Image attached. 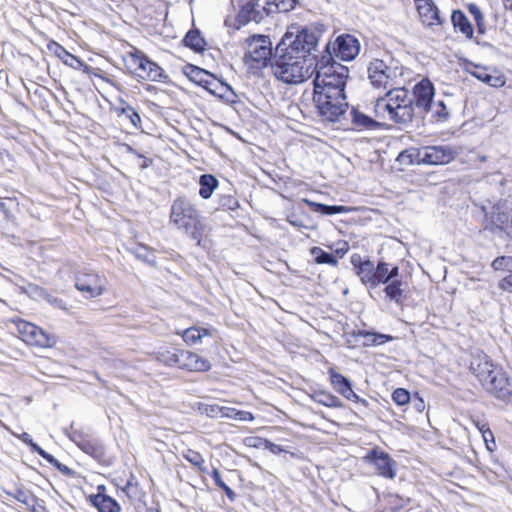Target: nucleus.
I'll use <instances>...</instances> for the list:
<instances>
[{
  "instance_id": "12",
  "label": "nucleus",
  "mask_w": 512,
  "mask_h": 512,
  "mask_svg": "<svg viewBox=\"0 0 512 512\" xmlns=\"http://www.w3.org/2000/svg\"><path fill=\"white\" fill-rule=\"evenodd\" d=\"M18 331L22 337V340L28 345L36 346L40 348H50L56 344V338L45 332L42 328L29 323L20 322L18 324Z\"/></svg>"
},
{
  "instance_id": "37",
  "label": "nucleus",
  "mask_w": 512,
  "mask_h": 512,
  "mask_svg": "<svg viewBox=\"0 0 512 512\" xmlns=\"http://www.w3.org/2000/svg\"><path fill=\"white\" fill-rule=\"evenodd\" d=\"M386 287L384 288V292L386 296L397 304H401L403 302V293L404 289L402 288L403 283L401 280L394 278L388 283H386Z\"/></svg>"
},
{
  "instance_id": "54",
  "label": "nucleus",
  "mask_w": 512,
  "mask_h": 512,
  "mask_svg": "<svg viewBox=\"0 0 512 512\" xmlns=\"http://www.w3.org/2000/svg\"><path fill=\"white\" fill-rule=\"evenodd\" d=\"M483 440L486 443L487 449L493 451L496 448L493 432L490 428H485L482 431Z\"/></svg>"
},
{
  "instance_id": "15",
  "label": "nucleus",
  "mask_w": 512,
  "mask_h": 512,
  "mask_svg": "<svg viewBox=\"0 0 512 512\" xmlns=\"http://www.w3.org/2000/svg\"><path fill=\"white\" fill-rule=\"evenodd\" d=\"M434 94V86L428 79L421 80L413 87L411 98L413 99L414 115L416 113L421 116L428 114Z\"/></svg>"
},
{
  "instance_id": "50",
  "label": "nucleus",
  "mask_w": 512,
  "mask_h": 512,
  "mask_svg": "<svg viewBox=\"0 0 512 512\" xmlns=\"http://www.w3.org/2000/svg\"><path fill=\"white\" fill-rule=\"evenodd\" d=\"M492 267L497 271L512 272V256H500L492 262Z\"/></svg>"
},
{
  "instance_id": "58",
  "label": "nucleus",
  "mask_w": 512,
  "mask_h": 512,
  "mask_svg": "<svg viewBox=\"0 0 512 512\" xmlns=\"http://www.w3.org/2000/svg\"><path fill=\"white\" fill-rule=\"evenodd\" d=\"M45 301L48 302L50 305H52L55 308H58L61 310H67L65 302L62 299H60L50 293Z\"/></svg>"
},
{
  "instance_id": "46",
  "label": "nucleus",
  "mask_w": 512,
  "mask_h": 512,
  "mask_svg": "<svg viewBox=\"0 0 512 512\" xmlns=\"http://www.w3.org/2000/svg\"><path fill=\"white\" fill-rule=\"evenodd\" d=\"M359 335L364 337V345H380L385 342L391 341L392 337L386 334H380L375 332H359Z\"/></svg>"
},
{
  "instance_id": "47",
  "label": "nucleus",
  "mask_w": 512,
  "mask_h": 512,
  "mask_svg": "<svg viewBox=\"0 0 512 512\" xmlns=\"http://www.w3.org/2000/svg\"><path fill=\"white\" fill-rule=\"evenodd\" d=\"M162 78H166L164 75V70L157 63L149 59L148 71L146 74L142 75V79L150 81H161Z\"/></svg>"
},
{
  "instance_id": "2",
  "label": "nucleus",
  "mask_w": 512,
  "mask_h": 512,
  "mask_svg": "<svg viewBox=\"0 0 512 512\" xmlns=\"http://www.w3.org/2000/svg\"><path fill=\"white\" fill-rule=\"evenodd\" d=\"M330 48L331 44H326L324 53L317 58L314 67V92L345 93L349 69L332 58Z\"/></svg>"
},
{
  "instance_id": "26",
  "label": "nucleus",
  "mask_w": 512,
  "mask_h": 512,
  "mask_svg": "<svg viewBox=\"0 0 512 512\" xmlns=\"http://www.w3.org/2000/svg\"><path fill=\"white\" fill-rule=\"evenodd\" d=\"M207 91H209L211 94L219 97H225V93L229 92L231 95V98L227 96V100L235 103L237 95L234 93V91L231 89L229 85L226 83L220 81L217 79L212 73L210 75V78H208L207 83L203 85Z\"/></svg>"
},
{
  "instance_id": "17",
  "label": "nucleus",
  "mask_w": 512,
  "mask_h": 512,
  "mask_svg": "<svg viewBox=\"0 0 512 512\" xmlns=\"http://www.w3.org/2000/svg\"><path fill=\"white\" fill-rule=\"evenodd\" d=\"M482 386L497 398H506L511 394L509 379L499 367Z\"/></svg>"
},
{
  "instance_id": "33",
  "label": "nucleus",
  "mask_w": 512,
  "mask_h": 512,
  "mask_svg": "<svg viewBox=\"0 0 512 512\" xmlns=\"http://www.w3.org/2000/svg\"><path fill=\"white\" fill-rule=\"evenodd\" d=\"M212 330L204 327L192 326L183 331V340L190 345L199 342L203 337L211 336Z\"/></svg>"
},
{
  "instance_id": "30",
  "label": "nucleus",
  "mask_w": 512,
  "mask_h": 512,
  "mask_svg": "<svg viewBox=\"0 0 512 512\" xmlns=\"http://www.w3.org/2000/svg\"><path fill=\"white\" fill-rule=\"evenodd\" d=\"M304 203H306L312 211L316 213H320L322 215H334L346 213L349 211V208L342 205H327L322 203H317L311 201L309 199H303Z\"/></svg>"
},
{
  "instance_id": "64",
  "label": "nucleus",
  "mask_w": 512,
  "mask_h": 512,
  "mask_svg": "<svg viewBox=\"0 0 512 512\" xmlns=\"http://www.w3.org/2000/svg\"><path fill=\"white\" fill-rule=\"evenodd\" d=\"M211 476L216 484L220 489L226 484L222 479L221 475L218 469H213Z\"/></svg>"
},
{
  "instance_id": "49",
  "label": "nucleus",
  "mask_w": 512,
  "mask_h": 512,
  "mask_svg": "<svg viewBox=\"0 0 512 512\" xmlns=\"http://www.w3.org/2000/svg\"><path fill=\"white\" fill-rule=\"evenodd\" d=\"M218 205L223 210H236L239 207V202L230 194H221L218 197Z\"/></svg>"
},
{
  "instance_id": "40",
  "label": "nucleus",
  "mask_w": 512,
  "mask_h": 512,
  "mask_svg": "<svg viewBox=\"0 0 512 512\" xmlns=\"http://www.w3.org/2000/svg\"><path fill=\"white\" fill-rule=\"evenodd\" d=\"M61 53H58L59 58H61L64 64L74 68L79 69L81 67L84 68V71L88 74L91 73L93 68L87 64H85L81 59L72 55L68 51H66L63 47H60Z\"/></svg>"
},
{
  "instance_id": "29",
  "label": "nucleus",
  "mask_w": 512,
  "mask_h": 512,
  "mask_svg": "<svg viewBox=\"0 0 512 512\" xmlns=\"http://www.w3.org/2000/svg\"><path fill=\"white\" fill-rule=\"evenodd\" d=\"M471 75L491 87H501L505 81L501 76H495L489 73L488 69L481 66H475V70L470 71Z\"/></svg>"
},
{
  "instance_id": "38",
  "label": "nucleus",
  "mask_w": 512,
  "mask_h": 512,
  "mask_svg": "<svg viewBox=\"0 0 512 512\" xmlns=\"http://www.w3.org/2000/svg\"><path fill=\"white\" fill-rule=\"evenodd\" d=\"M186 76L194 83L203 86L207 83L211 73L195 65H187L184 70Z\"/></svg>"
},
{
  "instance_id": "20",
  "label": "nucleus",
  "mask_w": 512,
  "mask_h": 512,
  "mask_svg": "<svg viewBox=\"0 0 512 512\" xmlns=\"http://www.w3.org/2000/svg\"><path fill=\"white\" fill-rule=\"evenodd\" d=\"M350 261L355 268L356 274L359 276L361 282L366 287L374 289V263L369 259L362 260L361 256L357 253L351 256Z\"/></svg>"
},
{
  "instance_id": "13",
  "label": "nucleus",
  "mask_w": 512,
  "mask_h": 512,
  "mask_svg": "<svg viewBox=\"0 0 512 512\" xmlns=\"http://www.w3.org/2000/svg\"><path fill=\"white\" fill-rule=\"evenodd\" d=\"M106 279L94 271H83L76 276L75 287L86 298H95L105 291Z\"/></svg>"
},
{
  "instance_id": "44",
  "label": "nucleus",
  "mask_w": 512,
  "mask_h": 512,
  "mask_svg": "<svg viewBox=\"0 0 512 512\" xmlns=\"http://www.w3.org/2000/svg\"><path fill=\"white\" fill-rule=\"evenodd\" d=\"M374 112L377 118L391 120V116H393L391 104L389 103L388 97L385 95L384 97H380L376 100L374 105Z\"/></svg>"
},
{
  "instance_id": "35",
  "label": "nucleus",
  "mask_w": 512,
  "mask_h": 512,
  "mask_svg": "<svg viewBox=\"0 0 512 512\" xmlns=\"http://www.w3.org/2000/svg\"><path fill=\"white\" fill-rule=\"evenodd\" d=\"M199 195L203 199L211 197L214 190L218 187V180L212 174H203L199 178Z\"/></svg>"
},
{
  "instance_id": "21",
  "label": "nucleus",
  "mask_w": 512,
  "mask_h": 512,
  "mask_svg": "<svg viewBox=\"0 0 512 512\" xmlns=\"http://www.w3.org/2000/svg\"><path fill=\"white\" fill-rule=\"evenodd\" d=\"M470 368L481 384H483L499 367L492 362L488 355L478 354L471 361Z\"/></svg>"
},
{
  "instance_id": "51",
  "label": "nucleus",
  "mask_w": 512,
  "mask_h": 512,
  "mask_svg": "<svg viewBox=\"0 0 512 512\" xmlns=\"http://www.w3.org/2000/svg\"><path fill=\"white\" fill-rule=\"evenodd\" d=\"M392 399L397 405L403 406L410 402L411 396L408 390L397 388L392 393Z\"/></svg>"
},
{
  "instance_id": "25",
  "label": "nucleus",
  "mask_w": 512,
  "mask_h": 512,
  "mask_svg": "<svg viewBox=\"0 0 512 512\" xmlns=\"http://www.w3.org/2000/svg\"><path fill=\"white\" fill-rule=\"evenodd\" d=\"M374 288L379 286L380 284H386L392 279L399 276V267L398 266H392L390 267V264L379 261L378 264L375 266L374 270Z\"/></svg>"
},
{
  "instance_id": "1",
  "label": "nucleus",
  "mask_w": 512,
  "mask_h": 512,
  "mask_svg": "<svg viewBox=\"0 0 512 512\" xmlns=\"http://www.w3.org/2000/svg\"><path fill=\"white\" fill-rule=\"evenodd\" d=\"M322 32L318 27L306 26L296 36L285 34L272 57L274 76L286 84H299L314 75Z\"/></svg>"
},
{
  "instance_id": "41",
  "label": "nucleus",
  "mask_w": 512,
  "mask_h": 512,
  "mask_svg": "<svg viewBox=\"0 0 512 512\" xmlns=\"http://www.w3.org/2000/svg\"><path fill=\"white\" fill-rule=\"evenodd\" d=\"M185 46L193 49L195 52L204 50L205 40L198 30H190L184 37Z\"/></svg>"
},
{
  "instance_id": "7",
  "label": "nucleus",
  "mask_w": 512,
  "mask_h": 512,
  "mask_svg": "<svg viewBox=\"0 0 512 512\" xmlns=\"http://www.w3.org/2000/svg\"><path fill=\"white\" fill-rule=\"evenodd\" d=\"M313 102L322 120L329 122L337 121L348 108L345 93L313 92Z\"/></svg>"
},
{
  "instance_id": "42",
  "label": "nucleus",
  "mask_w": 512,
  "mask_h": 512,
  "mask_svg": "<svg viewBox=\"0 0 512 512\" xmlns=\"http://www.w3.org/2000/svg\"><path fill=\"white\" fill-rule=\"evenodd\" d=\"M181 349L163 350L156 355L157 361L167 366H175L178 368Z\"/></svg>"
},
{
  "instance_id": "10",
  "label": "nucleus",
  "mask_w": 512,
  "mask_h": 512,
  "mask_svg": "<svg viewBox=\"0 0 512 512\" xmlns=\"http://www.w3.org/2000/svg\"><path fill=\"white\" fill-rule=\"evenodd\" d=\"M68 437L79 449L98 463L106 466L110 465L111 462L107 456L106 447L101 439L80 430H72L68 433Z\"/></svg>"
},
{
  "instance_id": "22",
  "label": "nucleus",
  "mask_w": 512,
  "mask_h": 512,
  "mask_svg": "<svg viewBox=\"0 0 512 512\" xmlns=\"http://www.w3.org/2000/svg\"><path fill=\"white\" fill-rule=\"evenodd\" d=\"M328 373L330 376L331 385L339 394H341L347 400L353 402H359L361 400L360 397L353 391L351 382L347 377L338 373L333 368H331Z\"/></svg>"
},
{
  "instance_id": "52",
  "label": "nucleus",
  "mask_w": 512,
  "mask_h": 512,
  "mask_svg": "<svg viewBox=\"0 0 512 512\" xmlns=\"http://www.w3.org/2000/svg\"><path fill=\"white\" fill-rule=\"evenodd\" d=\"M122 114H124L131 122V124L138 128L141 123V117L138 112L131 106L122 109Z\"/></svg>"
},
{
  "instance_id": "19",
  "label": "nucleus",
  "mask_w": 512,
  "mask_h": 512,
  "mask_svg": "<svg viewBox=\"0 0 512 512\" xmlns=\"http://www.w3.org/2000/svg\"><path fill=\"white\" fill-rule=\"evenodd\" d=\"M416 8L421 22L428 26L442 25L444 20L440 17L439 9L433 0H416Z\"/></svg>"
},
{
  "instance_id": "24",
  "label": "nucleus",
  "mask_w": 512,
  "mask_h": 512,
  "mask_svg": "<svg viewBox=\"0 0 512 512\" xmlns=\"http://www.w3.org/2000/svg\"><path fill=\"white\" fill-rule=\"evenodd\" d=\"M13 497L26 505L32 512H49L45 506V502L28 490L16 489Z\"/></svg>"
},
{
  "instance_id": "8",
  "label": "nucleus",
  "mask_w": 512,
  "mask_h": 512,
  "mask_svg": "<svg viewBox=\"0 0 512 512\" xmlns=\"http://www.w3.org/2000/svg\"><path fill=\"white\" fill-rule=\"evenodd\" d=\"M386 96L393 112L391 121L404 126L410 124L414 118V106L409 91L400 85L387 91Z\"/></svg>"
},
{
  "instance_id": "27",
  "label": "nucleus",
  "mask_w": 512,
  "mask_h": 512,
  "mask_svg": "<svg viewBox=\"0 0 512 512\" xmlns=\"http://www.w3.org/2000/svg\"><path fill=\"white\" fill-rule=\"evenodd\" d=\"M269 15L286 13L295 8L296 0H258Z\"/></svg>"
},
{
  "instance_id": "6",
  "label": "nucleus",
  "mask_w": 512,
  "mask_h": 512,
  "mask_svg": "<svg viewBox=\"0 0 512 512\" xmlns=\"http://www.w3.org/2000/svg\"><path fill=\"white\" fill-rule=\"evenodd\" d=\"M483 229L495 234L504 233L512 239V202L500 200L491 207L482 206Z\"/></svg>"
},
{
  "instance_id": "36",
  "label": "nucleus",
  "mask_w": 512,
  "mask_h": 512,
  "mask_svg": "<svg viewBox=\"0 0 512 512\" xmlns=\"http://www.w3.org/2000/svg\"><path fill=\"white\" fill-rule=\"evenodd\" d=\"M149 58L140 51L130 55L129 64L134 69V74L142 79V75L148 71Z\"/></svg>"
},
{
  "instance_id": "18",
  "label": "nucleus",
  "mask_w": 512,
  "mask_h": 512,
  "mask_svg": "<svg viewBox=\"0 0 512 512\" xmlns=\"http://www.w3.org/2000/svg\"><path fill=\"white\" fill-rule=\"evenodd\" d=\"M178 368L191 372H206L211 369V364L206 358L192 351L181 349Z\"/></svg>"
},
{
  "instance_id": "14",
  "label": "nucleus",
  "mask_w": 512,
  "mask_h": 512,
  "mask_svg": "<svg viewBox=\"0 0 512 512\" xmlns=\"http://www.w3.org/2000/svg\"><path fill=\"white\" fill-rule=\"evenodd\" d=\"M327 44H331L332 58L336 57L342 61L355 59L361 47L359 40L351 34H341L336 37L334 42H328Z\"/></svg>"
},
{
  "instance_id": "4",
  "label": "nucleus",
  "mask_w": 512,
  "mask_h": 512,
  "mask_svg": "<svg viewBox=\"0 0 512 512\" xmlns=\"http://www.w3.org/2000/svg\"><path fill=\"white\" fill-rule=\"evenodd\" d=\"M404 67L401 63L391 57L388 61L384 59H373L368 65V79L371 85L377 89L392 90L404 84Z\"/></svg>"
},
{
  "instance_id": "31",
  "label": "nucleus",
  "mask_w": 512,
  "mask_h": 512,
  "mask_svg": "<svg viewBox=\"0 0 512 512\" xmlns=\"http://www.w3.org/2000/svg\"><path fill=\"white\" fill-rule=\"evenodd\" d=\"M351 120L353 125L362 129L375 130L380 127L379 122L356 108L351 110Z\"/></svg>"
},
{
  "instance_id": "3",
  "label": "nucleus",
  "mask_w": 512,
  "mask_h": 512,
  "mask_svg": "<svg viewBox=\"0 0 512 512\" xmlns=\"http://www.w3.org/2000/svg\"><path fill=\"white\" fill-rule=\"evenodd\" d=\"M170 223L189 238L201 244L204 223L195 205L185 196L173 200L170 208Z\"/></svg>"
},
{
  "instance_id": "34",
  "label": "nucleus",
  "mask_w": 512,
  "mask_h": 512,
  "mask_svg": "<svg viewBox=\"0 0 512 512\" xmlns=\"http://www.w3.org/2000/svg\"><path fill=\"white\" fill-rule=\"evenodd\" d=\"M466 8L470 15L473 17V20L476 25V31L478 35H484L486 34L488 30V26L486 24V19L481 11L480 7L475 3H468L466 5Z\"/></svg>"
},
{
  "instance_id": "63",
  "label": "nucleus",
  "mask_w": 512,
  "mask_h": 512,
  "mask_svg": "<svg viewBox=\"0 0 512 512\" xmlns=\"http://www.w3.org/2000/svg\"><path fill=\"white\" fill-rule=\"evenodd\" d=\"M287 222L294 227L297 228H306L307 226L303 224V222L296 217L295 215H290L287 217Z\"/></svg>"
},
{
  "instance_id": "5",
  "label": "nucleus",
  "mask_w": 512,
  "mask_h": 512,
  "mask_svg": "<svg viewBox=\"0 0 512 512\" xmlns=\"http://www.w3.org/2000/svg\"><path fill=\"white\" fill-rule=\"evenodd\" d=\"M460 154L458 147L453 145H433L420 148H411L402 152L399 157L409 164L417 165H446L454 161Z\"/></svg>"
},
{
  "instance_id": "11",
  "label": "nucleus",
  "mask_w": 512,
  "mask_h": 512,
  "mask_svg": "<svg viewBox=\"0 0 512 512\" xmlns=\"http://www.w3.org/2000/svg\"><path fill=\"white\" fill-rule=\"evenodd\" d=\"M363 460L375 467L377 475L387 479H394L396 477V461L379 447L370 449L363 457Z\"/></svg>"
},
{
  "instance_id": "48",
  "label": "nucleus",
  "mask_w": 512,
  "mask_h": 512,
  "mask_svg": "<svg viewBox=\"0 0 512 512\" xmlns=\"http://www.w3.org/2000/svg\"><path fill=\"white\" fill-rule=\"evenodd\" d=\"M183 458L199 470L205 471V468L203 467L205 460L198 451L187 449L183 452Z\"/></svg>"
},
{
  "instance_id": "61",
  "label": "nucleus",
  "mask_w": 512,
  "mask_h": 512,
  "mask_svg": "<svg viewBox=\"0 0 512 512\" xmlns=\"http://www.w3.org/2000/svg\"><path fill=\"white\" fill-rule=\"evenodd\" d=\"M508 273L509 274L499 282V288L504 291L512 292V272Z\"/></svg>"
},
{
  "instance_id": "28",
  "label": "nucleus",
  "mask_w": 512,
  "mask_h": 512,
  "mask_svg": "<svg viewBox=\"0 0 512 512\" xmlns=\"http://www.w3.org/2000/svg\"><path fill=\"white\" fill-rule=\"evenodd\" d=\"M90 501L99 512H120V504L110 496L96 494L90 496Z\"/></svg>"
},
{
  "instance_id": "39",
  "label": "nucleus",
  "mask_w": 512,
  "mask_h": 512,
  "mask_svg": "<svg viewBox=\"0 0 512 512\" xmlns=\"http://www.w3.org/2000/svg\"><path fill=\"white\" fill-rule=\"evenodd\" d=\"M428 113L431 114V119L435 122H446L450 117V113L442 100H433Z\"/></svg>"
},
{
  "instance_id": "55",
  "label": "nucleus",
  "mask_w": 512,
  "mask_h": 512,
  "mask_svg": "<svg viewBox=\"0 0 512 512\" xmlns=\"http://www.w3.org/2000/svg\"><path fill=\"white\" fill-rule=\"evenodd\" d=\"M29 288L32 296L35 297L36 299L46 300V298L49 295V292L46 289L38 285H30Z\"/></svg>"
},
{
  "instance_id": "43",
  "label": "nucleus",
  "mask_w": 512,
  "mask_h": 512,
  "mask_svg": "<svg viewBox=\"0 0 512 512\" xmlns=\"http://www.w3.org/2000/svg\"><path fill=\"white\" fill-rule=\"evenodd\" d=\"M310 253L317 264H328L330 266L338 265L337 258L333 254L324 251L320 247H312Z\"/></svg>"
},
{
  "instance_id": "32",
  "label": "nucleus",
  "mask_w": 512,
  "mask_h": 512,
  "mask_svg": "<svg viewBox=\"0 0 512 512\" xmlns=\"http://www.w3.org/2000/svg\"><path fill=\"white\" fill-rule=\"evenodd\" d=\"M311 398L318 404L331 408H341L343 406L341 400L330 392L317 390L311 394Z\"/></svg>"
},
{
  "instance_id": "16",
  "label": "nucleus",
  "mask_w": 512,
  "mask_h": 512,
  "mask_svg": "<svg viewBox=\"0 0 512 512\" xmlns=\"http://www.w3.org/2000/svg\"><path fill=\"white\" fill-rule=\"evenodd\" d=\"M267 16H269L268 12L263 10L258 0H247L240 5L236 20L239 25H246L252 21L260 23Z\"/></svg>"
},
{
  "instance_id": "45",
  "label": "nucleus",
  "mask_w": 512,
  "mask_h": 512,
  "mask_svg": "<svg viewBox=\"0 0 512 512\" xmlns=\"http://www.w3.org/2000/svg\"><path fill=\"white\" fill-rule=\"evenodd\" d=\"M134 255L139 260L149 264V265H156V256L154 252L148 248L146 245L139 244L137 245L133 250Z\"/></svg>"
},
{
  "instance_id": "59",
  "label": "nucleus",
  "mask_w": 512,
  "mask_h": 512,
  "mask_svg": "<svg viewBox=\"0 0 512 512\" xmlns=\"http://www.w3.org/2000/svg\"><path fill=\"white\" fill-rule=\"evenodd\" d=\"M16 437H18L21 441H23L25 444L30 446V449L33 453H35V447H40L38 444H36L30 434L23 432L21 434H15Z\"/></svg>"
},
{
  "instance_id": "23",
  "label": "nucleus",
  "mask_w": 512,
  "mask_h": 512,
  "mask_svg": "<svg viewBox=\"0 0 512 512\" xmlns=\"http://www.w3.org/2000/svg\"><path fill=\"white\" fill-rule=\"evenodd\" d=\"M451 23L456 32L461 33L466 39H473L474 28L463 11L459 9L453 10L451 13Z\"/></svg>"
},
{
  "instance_id": "57",
  "label": "nucleus",
  "mask_w": 512,
  "mask_h": 512,
  "mask_svg": "<svg viewBox=\"0 0 512 512\" xmlns=\"http://www.w3.org/2000/svg\"><path fill=\"white\" fill-rule=\"evenodd\" d=\"M35 453L40 455L43 459H45L49 464L56 467L59 461L50 453L43 450L41 447H35Z\"/></svg>"
},
{
  "instance_id": "53",
  "label": "nucleus",
  "mask_w": 512,
  "mask_h": 512,
  "mask_svg": "<svg viewBox=\"0 0 512 512\" xmlns=\"http://www.w3.org/2000/svg\"><path fill=\"white\" fill-rule=\"evenodd\" d=\"M229 411L233 412V415L225 413L226 417L233 418V419L239 420V421H253L254 420L253 414L249 411L236 410V409H230Z\"/></svg>"
},
{
  "instance_id": "60",
  "label": "nucleus",
  "mask_w": 512,
  "mask_h": 512,
  "mask_svg": "<svg viewBox=\"0 0 512 512\" xmlns=\"http://www.w3.org/2000/svg\"><path fill=\"white\" fill-rule=\"evenodd\" d=\"M265 440L260 437H248L245 439V444L249 447L264 448Z\"/></svg>"
},
{
  "instance_id": "56",
  "label": "nucleus",
  "mask_w": 512,
  "mask_h": 512,
  "mask_svg": "<svg viewBox=\"0 0 512 512\" xmlns=\"http://www.w3.org/2000/svg\"><path fill=\"white\" fill-rule=\"evenodd\" d=\"M35 453L40 455L43 459H45L49 464L56 467L59 461L50 453L43 450L41 447H35Z\"/></svg>"
},
{
  "instance_id": "9",
  "label": "nucleus",
  "mask_w": 512,
  "mask_h": 512,
  "mask_svg": "<svg viewBox=\"0 0 512 512\" xmlns=\"http://www.w3.org/2000/svg\"><path fill=\"white\" fill-rule=\"evenodd\" d=\"M271 56V41L267 36L254 35L247 40L243 61L249 70L256 71L266 67Z\"/></svg>"
},
{
  "instance_id": "62",
  "label": "nucleus",
  "mask_w": 512,
  "mask_h": 512,
  "mask_svg": "<svg viewBox=\"0 0 512 512\" xmlns=\"http://www.w3.org/2000/svg\"><path fill=\"white\" fill-rule=\"evenodd\" d=\"M264 449L269 450L273 454H280L284 452L285 450L282 448V446L275 444L269 440H265Z\"/></svg>"
}]
</instances>
